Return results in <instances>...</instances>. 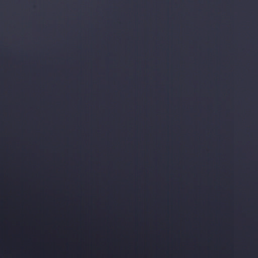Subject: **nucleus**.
<instances>
[{
    "label": "nucleus",
    "mask_w": 258,
    "mask_h": 258,
    "mask_svg": "<svg viewBox=\"0 0 258 258\" xmlns=\"http://www.w3.org/2000/svg\"><path fill=\"white\" fill-rule=\"evenodd\" d=\"M251 34L254 37L258 38V28L254 30V31L251 33Z\"/></svg>",
    "instance_id": "f257e3e1"
},
{
    "label": "nucleus",
    "mask_w": 258,
    "mask_h": 258,
    "mask_svg": "<svg viewBox=\"0 0 258 258\" xmlns=\"http://www.w3.org/2000/svg\"><path fill=\"white\" fill-rule=\"evenodd\" d=\"M210 50H211V49H210Z\"/></svg>",
    "instance_id": "f03ea898"
}]
</instances>
